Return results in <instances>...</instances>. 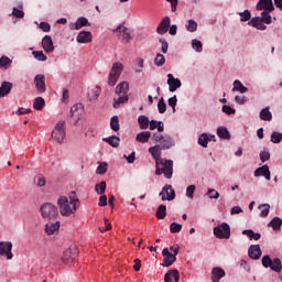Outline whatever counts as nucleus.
Returning <instances> with one entry per match:
<instances>
[{"instance_id":"obj_34","label":"nucleus","mask_w":282,"mask_h":282,"mask_svg":"<svg viewBox=\"0 0 282 282\" xmlns=\"http://www.w3.org/2000/svg\"><path fill=\"white\" fill-rule=\"evenodd\" d=\"M260 120L270 122L272 120V112H270V107L263 108L260 111Z\"/></svg>"},{"instance_id":"obj_42","label":"nucleus","mask_w":282,"mask_h":282,"mask_svg":"<svg viewBox=\"0 0 282 282\" xmlns=\"http://www.w3.org/2000/svg\"><path fill=\"white\" fill-rule=\"evenodd\" d=\"M43 107H45V99H43L42 97L35 98V100L33 102V108L36 111H41L43 109Z\"/></svg>"},{"instance_id":"obj_11","label":"nucleus","mask_w":282,"mask_h":282,"mask_svg":"<svg viewBox=\"0 0 282 282\" xmlns=\"http://www.w3.org/2000/svg\"><path fill=\"white\" fill-rule=\"evenodd\" d=\"M112 32H116L117 36H121L123 43L131 41V32L124 24H119Z\"/></svg>"},{"instance_id":"obj_29","label":"nucleus","mask_w":282,"mask_h":282,"mask_svg":"<svg viewBox=\"0 0 282 282\" xmlns=\"http://www.w3.org/2000/svg\"><path fill=\"white\" fill-rule=\"evenodd\" d=\"M77 43H91V32L82 31L77 35Z\"/></svg>"},{"instance_id":"obj_36","label":"nucleus","mask_w":282,"mask_h":282,"mask_svg":"<svg viewBox=\"0 0 282 282\" xmlns=\"http://www.w3.org/2000/svg\"><path fill=\"white\" fill-rule=\"evenodd\" d=\"M232 91H240V94H246L248 91V87L243 86L239 79L234 82Z\"/></svg>"},{"instance_id":"obj_17","label":"nucleus","mask_w":282,"mask_h":282,"mask_svg":"<svg viewBox=\"0 0 282 282\" xmlns=\"http://www.w3.org/2000/svg\"><path fill=\"white\" fill-rule=\"evenodd\" d=\"M167 85H169L170 91L172 93L177 91V89L182 87V80H180L178 78H175L173 74H167Z\"/></svg>"},{"instance_id":"obj_39","label":"nucleus","mask_w":282,"mask_h":282,"mask_svg":"<svg viewBox=\"0 0 282 282\" xmlns=\"http://www.w3.org/2000/svg\"><path fill=\"white\" fill-rule=\"evenodd\" d=\"M138 122H139V127L140 129H149V117L144 116V115H141L139 116L138 118Z\"/></svg>"},{"instance_id":"obj_23","label":"nucleus","mask_w":282,"mask_h":282,"mask_svg":"<svg viewBox=\"0 0 282 282\" xmlns=\"http://www.w3.org/2000/svg\"><path fill=\"white\" fill-rule=\"evenodd\" d=\"M149 153L152 155L155 162H160L162 160V147L156 144L154 147L149 148Z\"/></svg>"},{"instance_id":"obj_41","label":"nucleus","mask_w":282,"mask_h":282,"mask_svg":"<svg viewBox=\"0 0 282 282\" xmlns=\"http://www.w3.org/2000/svg\"><path fill=\"white\" fill-rule=\"evenodd\" d=\"M208 142H210V137H208V133H203L198 138V144L206 149L208 147Z\"/></svg>"},{"instance_id":"obj_21","label":"nucleus","mask_w":282,"mask_h":282,"mask_svg":"<svg viewBox=\"0 0 282 282\" xmlns=\"http://www.w3.org/2000/svg\"><path fill=\"white\" fill-rule=\"evenodd\" d=\"M165 282H180V271L177 269L169 270L164 275Z\"/></svg>"},{"instance_id":"obj_53","label":"nucleus","mask_w":282,"mask_h":282,"mask_svg":"<svg viewBox=\"0 0 282 282\" xmlns=\"http://www.w3.org/2000/svg\"><path fill=\"white\" fill-rule=\"evenodd\" d=\"M170 231L175 235L177 232H182V225L177 224V223H172L170 225Z\"/></svg>"},{"instance_id":"obj_62","label":"nucleus","mask_w":282,"mask_h":282,"mask_svg":"<svg viewBox=\"0 0 282 282\" xmlns=\"http://www.w3.org/2000/svg\"><path fill=\"white\" fill-rule=\"evenodd\" d=\"M160 43L162 53L166 54V52H169V42H166L164 39H160Z\"/></svg>"},{"instance_id":"obj_25","label":"nucleus","mask_w":282,"mask_h":282,"mask_svg":"<svg viewBox=\"0 0 282 282\" xmlns=\"http://www.w3.org/2000/svg\"><path fill=\"white\" fill-rule=\"evenodd\" d=\"M226 276V271L224 269L216 267L212 270V281L213 282H219L221 279Z\"/></svg>"},{"instance_id":"obj_1","label":"nucleus","mask_w":282,"mask_h":282,"mask_svg":"<svg viewBox=\"0 0 282 282\" xmlns=\"http://www.w3.org/2000/svg\"><path fill=\"white\" fill-rule=\"evenodd\" d=\"M57 206L63 217H72V215H76V210L80 206V200L76 196V192H70L68 198L67 196H61L57 199Z\"/></svg>"},{"instance_id":"obj_54","label":"nucleus","mask_w":282,"mask_h":282,"mask_svg":"<svg viewBox=\"0 0 282 282\" xmlns=\"http://www.w3.org/2000/svg\"><path fill=\"white\" fill-rule=\"evenodd\" d=\"M206 195L209 199H219V192L216 189L208 188Z\"/></svg>"},{"instance_id":"obj_31","label":"nucleus","mask_w":282,"mask_h":282,"mask_svg":"<svg viewBox=\"0 0 282 282\" xmlns=\"http://www.w3.org/2000/svg\"><path fill=\"white\" fill-rule=\"evenodd\" d=\"M82 113H83V104H75L70 108V118H77V120H80Z\"/></svg>"},{"instance_id":"obj_47","label":"nucleus","mask_w":282,"mask_h":282,"mask_svg":"<svg viewBox=\"0 0 282 282\" xmlns=\"http://www.w3.org/2000/svg\"><path fill=\"white\" fill-rule=\"evenodd\" d=\"M166 217V207L165 205H160L156 209V218L164 219Z\"/></svg>"},{"instance_id":"obj_10","label":"nucleus","mask_w":282,"mask_h":282,"mask_svg":"<svg viewBox=\"0 0 282 282\" xmlns=\"http://www.w3.org/2000/svg\"><path fill=\"white\" fill-rule=\"evenodd\" d=\"M214 235L217 239H230V225L223 223L214 228Z\"/></svg>"},{"instance_id":"obj_19","label":"nucleus","mask_w":282,"mask_h":282,"mask_svg":"<svg viewBox=\"0 0 282 282\" xmlns=\"http://www.w3.org/2000/svg\"><path fill=\"white\" fill-rule=\"evenodd\" d=\"M248 254L250 259H253L256 261L261 259V254H262L261 247L259 245H251L249 247Z\"/></svg>"},{"instance_id":"obj_9","label":"nucleus","mask_w":282,"mask_h":282,"mask_svg":"<svg viewBox=\"0 0 282 282\" xmlns=\"http://www.w3.org/2000/svg\"><path fill=\"white\" fill-rule=\"evenodd\" d=\"M76 257H78V249L70 247L63 252L61 261L64 265H73L74 261H76Z\"/></svg>"},{"instance_id":"obj_59","label":"nucleus","mask_w":282,"mask_h":282,"mask_svg":"<svg viewBox=\"0 0 282 282\" xmlns=\"http://www.w3.org/2000/svg\"><path fill=\"white\" fill-rule=\"evenodd\" d=\"M169 107H172L173 109V113H175V107H177V96L174 95L173 97H171L169 100Z\"/></svg>"},{"instance_id":"obj_63","label":"nucleus","mask_w":282,"mask_h":282,"mask_svg":"<svg viewBox=\"0 0 282 282\" xmlns=\"http://www.w3.org/2000/svg\"><path fill=\"white\" fill-rule=\"evenodd\" d=\"M223 111L224 113H227V116H232V113L236 112V110L232 107L227 105L223 106Z\"/></svg>"},{"instance_id":"obj_13","label":"nucleus","mask_w":282,"mask_h":282,"mask_svg":"<svg viewBox=\"0 0 282 282\" xmlns=\"http://www.w3.org/2000/svg\"><path fill=\"white\" fill-rule=\"evenodd\" d=\"M0 257H6L11 260L14 254H12V242L10 241H1L0 242Z\"/></svg>"},{"instance_id":"obj_61","label":"nucleus","mask_w":282,"mask_h":282,"mask_svg":"<svg viewBox=\"0 0 282 282\" xmlns=\"http://www.w3.org/2000/svg\"><path fill=\"white\" fill-rule=\"evenodd\" d=\"M12 15L15 17L17 19H23V17H25V13L23 12V10L13 8Z\"/></svg>"},{"instance_id":"obj_38","label":"nucleus","mask_w":282,"mask_h":282,"mask_svg":"<svg viewBox=\"0 0 282 282\" xmlns=\"http://www.w3.org/2000/svg\"><path fill=\"white\" fill-rule=\"evenodd\" d=\"M273 230H281L282 219L280 217H274L268 225Z\"/></svg>"},{"instance_id":"obj_26","label":"nucleus","mask_w":282,"mask_h":282,"mask_svg":"<svg viewBox=\"0 0 282 282\" xmlns=\"http://www.w3.org/2000/svg\"><path fill=\"white\" fill-rule=\"evenodd\" d=\"M151 139L153 140V134L150 131H142L135 137L137 142H141V144H147Z\"/></svg>"},{"instance_id":"obj_49","label":"nucleus","mask_w":282,"mask_h":282,"mask_svg":"<svg viewBox=\"0 0 282 282\" xmlns=\"http://www.w3.org/2000/svg\"><path fill=\"white\" fill-rule=\"evenodd\" d=\"M271 142H273V144H281L282 133L281 132H272Z\"/></svg>"},{"instance_id":"obj_6","label":"nucleus","mask_w":282,"mask_h":282,"mask_svg":"<svg viewBox=\"0 0 282 282\" xmlns=\"http://www.w3.org/2000/svg\"><path fill=\"white\" fill-rule=\"evenodd\" d=\"M261 261H262L263 268H270L273 272H278L279 274H281V270H282L281 259L274 258L272 260L270 256H263Z\"/></svg>"},{"instance_id":"obj_7","label":"nucleus","mask_w":282,"mask_h":282,"mask_svg":"<svg viewBox=\"0 0 282 282\" xmlns=\"http://www.w3.org/2000/svg\"><path fill=\"white\" fill-rule=\"evenodd\" d=\"M122 63L120 62H116L112 65V68L109 73V77H108V85H110V87H113L116 85V83H118V79L120 78V75L122 74Z\"/></svg>"},{"instance_id":"obj_45","label":"nucleus","mask_w":282,"mask_h":282,"mask_svg":"<svg viewBox=\"0 0 282 282\" xmlns=\"http://www.w3.org/2000/svg\"><path fill=\"white\" fill-rule=\"evenodd\" d=\"M164 63H166V58L164 57V55L162 53H158L154 58V65H156V67H162V65H164Z\"/></svg>"},{"instance_id":"obj_40","label":"nucleus","mask_w":282,"mask_h":282,"mask_svg":"<svg viewBox=\"0 0 282 282\" xmlns=\"http://www.w3.org/2000/svg\"><path fill=\"white\" fill-rule=\"evenodd\" d=\"M105 191H107V182L101 181L100 183L95 185V192L97 195H105Z\"/></svg>"},{"instance_id":"obj_48","label":"nucleus","mask_w":282,"mask_h":282,"mask_svg":"<svg viewBox=\"0 0 282 282\" xmlns=\"http://www.w3.org/2000/svg\"><path fill=\"white\" fill-rule=\"evenodd\" d=\"M32 55L34 56V58L36 61H42V62L47 61V55H45V53H43V51H33Z\"/></svg>"},{"instance_id":"obj_20","label":"nucleus","mask_w":282,"mask_h":282,"mask_svg":"<svg viewBox=\"0 0 282 282\" xmlns=\"http://www.w3.org/2000/svg\"><path fill=\"white\" fill-rule=\"evenodd\" d=\"M42 47L46 54H51V52H54V42L52 41V36L45 35L42 39Z\"/></svg>"},{"instance_id":"obj_32","label":"nucleus","mask_w":282,"mask_h":282,"mask_svg":"<svg viewBox=\"0 0 282 282\" xmlns=\"http://www.w3.org/2000/svg\"><path fill=\"white\" fill-rule=\"evenodd\" d=\"M217 135L220 140H230V132L226 127H218L217 128Z\"/></svg>"},{"instance_id":"obj_15","label":"nucleus","mask_w":282,"mask_h":282,"mask_svg":"<svg viewBox=\"0 0 282 282\" xmlns=\"http://www.w3.org/2000/svg\"><path fill=\"white\" fill-rule=\"evenodd\" d=\"M34 85L39 94H45L47 87L45 86V75L39 74L34 77Z\"/></svg>"},{"instance_id":"obj_44","label":"nucleus","mask_w":282,"mask_h":282,"mask_svg":"<svg viewBox=\"0 0 282 282\" xmlns=\"http://www.w3.org/2000/svg\"><path fill=\"white\" fill-rule=\"evenodd\" d=\"M110 128L112 131H120V120L118 119V116H113L110 119Z\"/></svg>"},{"instance_id":"obj_12","label":"nucleus","mask_w":282,"mask_h":282,"mask_svg":"<svg viewBox=\"0 0 282 282\" xmlns=\"http://www.w3.org/2000/svg\"><path fill=\"white\" fill-rule=\"evenodd\" d=\"M159 195L162 202H173L175 199V189L171 185H165Z\"/></svg>"},{"instance_id":"obj_57","label":"nucleus","mask_w":282,"mask_h":282,"mask_svg":"<svg viewBox=\"0 0 282 282\" xmlns=\"http://www.w3.org/2000/svg\"><path fill=\"white\" fill-rule=\"evenodd\" d=\"M159 113H166V102H164V98H161L158 102Z\"/></svg>"},{"instance_id":"obj_24","label":"nucleus","mask_w":282,"mask_h":282,"mask_svg":"<svg viewBox=\"0 0 282 282\" xmlns=\"http://www.w3.org/2000/svg\"><path fill=\"white\" fill-rule=\"evenodd\" d=\"M171 25V18L165 17L159 24L156 32L158 34H166L169 32V26Z\"/></svg>"},{"instance_id":"obj_22","label":"nucleus","mask_w":282,"mask_h":282,"mask_svg":"<svg viewBox=\"0 0 282 282\" xmlns=\"http://www.w3.org/2000/svg\"><path fill=\"white\" fill-rule=\"evenodd\" d=\"M58 230H61V223L59 221L47 223L45 225V232L48 236L56 235V232H58Z\"/></svg>"},{"instance_id":"obj_3","label":"nucleus","mask_w":282,"mask_h":282,"mask_svg":"<svg viewBox=\"0 0 282 282\" xmlns=\"http://www.w3.org/2000/svg\"><path fill=\"white\" fill-rule=\"evenodd\" d=\"M155 175H164L166 180H171L173 177V161L161 159L155 162Z\"/></svg>"},{"instance_id":"obj_5","label":"nucleus","mask_w":282,"mask_h":282,"mask_svg":"<svg viewBox=\"0 0 282 282\" xmlns=\"http://www.w3.org/2000/svg\"><path fill=\"white\" fill-rule=\"evenodd\" d=\"M43 219H56L58 217V207L52 203H45L40 207Z\"/></svg>"},{"instance_id":"obj_46","label":"nucleus","mask_w":282,"mask_h":282,"mask_svg":"<svg viewBox=\"0 0 282 282\" xmlns=\"http://www.w3.org/2000/svg\"><path fill=\"white\" fill-rule=\"evenodd\" d=\"M270 12L272 11H263L260 18V21H262L263 23H267L268 25L272 23V17L270 15Z\"/></svg>"},{"instance_id":"obj_28","label":"nucleus","mask_w":282,"mask_h":282,"mask_svg":"<svg viewBox=\"0 0 282 282\" xmlns=\"http://www.w3.org/2000/svg\"><path fill=\"white\" fill-rule=\"evenodd\" d=\"M12 91V83L10 82H2L0 86V98H6L8 94Z\"/></svg>"},{"instance_id":"obj_55","label":"nucleus","mask_w":282,"mask_h":282,"mask_svg":"<svg viewBox=\"0 0 282 282\" xmlns=\"http://www.w3.org/2000/svg\"><path fill=\"white\" fill-rule=\"evenodd\" d=\"M239 15H240V21L242 22L250 21V19L252 18L250 10H245L243 12H240Z\"/></svg>"},{"instance_id":"obj_4","label":"nucleus","mask_w":282,"mask_h":282,"mask_svg":"<svg viewBox=\"0 0 282 282\" xmlns=\"http://www.w3.org/2000/svg\"><path fill=\"white\" fill-rule=\"evenodd\" d=\"M152 141L160 142L159 147H161L163 151L173 149V147H175V141H173V138H171L170 135H164L160 132H154L152 134Z\"/></svg>"},{"instance_id":"obj_51","label":"nucleus","mask_w":282,"mask_h":282,"mask_svg":"<svg viewBox=\"0 0 282 282\" xmlns=\"http://www.w3.org/2000/svg\"><path fill=\"white\" fill-rule=\"evenodd\" d=\"M259 209L261 210L260 217H268V215H270V204L260 205Z\"/></svg>"},{"instance_id":"obj_27","label":"nucleus","mask_w":282,"mask_h":282,"mask_svg":"<svg viewBox=\"0 0 282 282\" xmlns=\"http://www.w3.org/2000/svg\"><path fill=\"white\" fill-rule=\"evenodd\" d=\"M87 25H91L89 23V20H87V18H85V17H80L77 19L76 23L70 25V30H80L82 28H85Z\"/></svg>"},{"instance_id":"obj_43","label":"nucleus","mask_w":282,"mask_h":282,"mask_svg":"<svg viewBox=\"0 0 282 282\" xmlns=\"http://www.w3.org/2000/svg\"><path fill=\"white\" fill-rule=\"evenodd\" d=\"M107 143L110 144V147H113V149H118V147H120V138L116 135L108 137Z\"/></svg>"},{"instance_id":"obj_14","label":"nucleus","mask_w":282,"mask_h":282,"mask_svg":"<svg viewBox=\"0 0 282 282\" xmlns=\"http://www.w3.org/2000/svg\"><path fill=\"white\" fill-rule=\"evenodd\" d=\"M162 254H163V263L165 268H171V265H173L175 261H177V256H175L174 253H171L169 248H164L162 251Z\"/></svg>"},{"instance_id":"obj_18","label":"nucleus","mask_w":282,"mask_h":282,"mask_svg":"<svg viewBox=\"0 0 282 282\" xmlns=\"http://www.w3.org/2000/svg\"><path fill=\"white\" fill-rule=\"evenodd\" d=\"M254 177H265V180L270 181L271 180L270 166L262 165L261 167L256 169Z\"/></svg>"},{"instance_id":"obj_8","label":"nucleus","mask_w":282,"mask_h":282,"mask_svg":"<svg viewBox=\"0 0 282 282\" xmlns=\"http://www.w3.org/2000/svg\"><path fill=\"white\" fill-rule=\"evenodd\" d=\"M65 121H58L54 130L52 131L51 138L53 140H56L58 144H63V142L65 141Z\"/></svg>"},{"instance_id":"obj_52","label":"nucleus","mask_w":282,"mask_h":282,"mask_svg":"<svg viewBox=\"0 0 282 282\" xmlns=\"http://www.w3.org/2000/svg\"><path fill=\"white\" fill-rule=\"evenodd\" d=\"M192 47H193V50H195V52H198V53L204 50V45L202 44V41H199V40H193Z\"/></svg>"},{"instance_id":"obj_60","label":"nucleus","mask_w":282,"mask_h":282,"mask_svg":"<svg viewBox=\"0 0 282 282\" xmlns=\"http://www.w3.org/2000/svg\"><path fill=\"white\" fill-rule=\"evenodd\" d=\"M195 185H189L186 188V197H188L189 199H193L194 195H195Z\"/></svg>"},{"instance_id":"obj_30","label":"nucleus","mask_w":282,"mask_h":282,"mask_svg":"<svg viewBox=\"0 0 282 282\" xmlns=\"http://www.w3.org/2000/svg\"><path fill=\"white\" fill-rule=\"evenodd\" d=\"M248 25H251L252 28H256L257 30H267L265 24H263V22L261 21V18L256 17L252 18L249 22Z\"/></svg>"},{"instance_id":"obj_2","label":"nucleus","mask_w":282,"mask_h":282,"mask_svg":"<svg viewBox=\"0 0 282 282\" xmlns=\"http://www.w3.org/2000/svg\"><path fill=\"white\" fill-rule=\"evenodd\" d=\"M115 94H117L118 98H115V102L112 107L115 109H119L120 105H124V102H129V83L122 82L117 85Z\"/></svg>"},{"instance_id":"obj_37","label":"nucleus","mask_w":282,"mask_h":282,"mask_svg":"<svg viewBox=\"0 0 282 282\" xmlns=\"http://www.w3.org/2000/svg\"><path fill=\"white\" fill-rule=\"evenodd\" d=\"M12 65V59L10 57L3 55L0 57V69H8Z\"/></svg>"},{"instance_id":"obj_16","label":"nucleus","mask_w":282,"mask_h":282,"mask_svg":"<svg viewBox=\"0 0 282 282\" xmlns=\"http://www.w3.org/2000/svg\"><path fill=\"white\" fill-rule=\"evenodd\" d=\"M256 9L258 11L264 10V12H274V2H272V0H259Z\"/></svg>"},{"instance_id":"obj_33","label":"nucleus","mask_w":282,"mask_h":282,"mask_svg":"<svg viewBox=\"0 0 282 282\" xmlns=\"http://www.w3.org/2000/svg\"><path fill=\"white\" fill-rule=\"evenodd\" d=\"M100 86H95L94 88H91L89 91H88V99L91 101V100H97L98 99V96H100Z\"/></svg>"},{"instance_id":"obj_50","label":"nucleus","mask_w":282,"mask_h":282,"mask_svg":"<svg viewBox=\"0 0 282 282\" xmlns=\"http://www.w3.org/2000/svg\"><path fill=\"white\" fill-rule=\"evenodd\" d=\"M45 176H43V174H37L35 177H34V184L36 186H40V187H43L45 186Z\"/></svg>"},{"instance_id":"obj_58","label":"nucleus","mask_w":282,"mask_h":282,"mask_svg":"<svg viewBox=\"0 0 282 282\" xmlns=\"http://www.w3.org/2000/svg\"><path fill=\"white\" fill-rule=\"evenodd\" d=\"M97 175H105L107 173V162L100 163V165L96 170Z\"/></svg>"},{"instance_id":"obj_56","label":"nucleus","mask_w":282,"mask_h":282,"mask_svg":"<svg viewBox=\"0 0 282 282\" xmlns=\"http://www.w3.org/2000/svg\"><path fill=\"white\" fill-rule=\"evenodd\" d=\"M186 30H187V32H197V22H195V20H188Z\"/></svg>"},{"instance_id":"obj_64","label":"nucleus","mask_w":282,"mask_h":282,"mask_svg":"<svg viewBox=\"0 0 282 282\" xmlns=\"http://www.w3.org/2000/svg\"><path fill=\"white\" fill-rule=\"evenodd\" d=\"M260 160H261V162H268V160H270V152L262 151L260 153Z\"/></svg>"},{"instance_id":"obj_35","label":"nucleus","mask_w":282,"mask_h":282,"mask_svg":"<svg viewBox=\"0 0 282 282\" xmlns=\"http://www.w3.org/2000/svg\"><path fill=\"white\" fill-rule=\"evenodd\" d=\"M242 235H246L250 240L254 239V241H259V239H261V234H256L252 229L243 230Z\"/></svg>"}]
</instances>
